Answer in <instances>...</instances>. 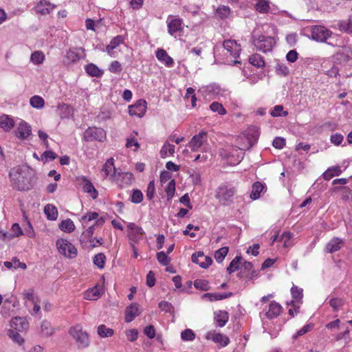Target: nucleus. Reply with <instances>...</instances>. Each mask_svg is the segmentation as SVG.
I'll use <instances>...</instances> for the list:
<instances>
[{
    "instance_id": "nucleus-7",
    "label": "nucleus",
    "mask_w": 352,
    "mask_h": 352,
    "mask_svg": "<svg viewBox=\"0 0 352 352\" xmlns=\"http://www.w3.org/2000/svg\"><path fill=\"white\" fill-rule=\"evenodd\" d=\"M332 34V32L322 25L311 27V38L317 42H325Z\"/></svg>"
},
{
    "instance_id": "nucleus-42",
    "label": "nucleus",
    "mask_w": 352,
    "mask_h": 352,
    "mask_svg": "<svg viewBox=\"0 0 352 352\" xmlns=\"http://www.w3.org/2000/svg\"><path fill=\"white\" fill-rule=\"evenodd\" d=\"M98 333L102 338H108L113 336V330L107 328L104 324H101L98 327Z\"/></svg>"
},
{
    "instance_id": "nucleus-34",
    "label": "nucleus",
    "mask_w": 352,
    "mask_h": 352,
    "mask_svg": "<svg viewBox=\"0 0 352 352\" xmlns=\"http://www.w3.org/2000/svg\"><path fill=\"white\" fill-rule=\"evenodd\" d=\"M101 295L100 289L98 287H94L88 289L85 295V298L89 300L98 299Z\"/></svg>"
},
{
    "instance_id": "nucleus-48",
    "label": "nucleus",
    "mask_w": 352,
    "mask_h": 352,
    "mask_svg": "<svg viewBox=\"0 0 352 352\" xmlns=\"http://www.w3.org/2000/svg\"><path fill=\"white\" fill-rule=\"evenodd\" d=\"M194 286L196 289L202 291H208L210 289L208 282L206 280L197 279L194 282Z\"/></svg>"
},
{
    "instance_id": "nucleus-28",
    "label": "nucleus",
    "mask_w": 352,
    "mask_h": 352,
    "mask_svg": "<svg viewBox=\"0 0 352 352\" xmlns=\"http://www.w3.org/2000/svg\"><path fill=\"white\" fill-rule=\"evenodd\" d=\"M35 9L37 12L45 14L50 13L54 9V6L46 1H41L37 4Z\"/></svg>"
},
{
    "instance_id": "nucleus-51",
    "label": "nucleus",
    "mask_w": 352,
    "mask_h": 352,
    "mask_svg": "<svg viewBox=\"0 0 352 352\" xmlns=\"http://www.w3.org/2000/svg\"><path fill=\"white\" fill-rule=\"evenodd\" d=\"M175 191V182L174 179H172L170 182H169L166 188V192L167 195V199L169 200L173 198L174 196Z\"/></svg>"
},
{
    "instance_id": "nucleus-6",
    "label": "nucleus",
    "mask_w": 352,
    "mask_h": 352,
    "mask_svg": "<svg viewBox=\"0 0 352 352\" xmlns=\"http://www.w3.org/2000/svg\"><path fill=\"white\" fill-rule=\"evenodd\" d=\"M223 46L226 52V54L234 58V60H230V62H232L234 64L239 63L236 58L239 56L241 53V45L235 40L229 39L223 42Z\"/></svg>"
},
{
    "instance_id": "nucleus-5",
    "label": "nucleus",
    "mask_w": 352,
    "mask_h": 352,
    "mask_svg": "<svg viewBox=\"0 0 352 352\" xmlns=\"http://www.w3.org/2000/svg\"><path fill=\"white\" fill-rule=\"evenodd\" d=\"M56 246L59 253L66 257L74 258L77 255V249L66 239H58Z\"/></svg>"
},
{
    "instance_id": "nucleus-49",
    "label": "nucleus",
    "mask_w": 352,
    "mask_h": 352,
    "mask_svg": "<svg viewBox=\"0 0 352 352\" xmlns=\"http://www.w3.org/2000/svg\"><path fill=\"white\" fill-rule=\"evenodd\" d=\"M23 234V231L18 223H14L10 231V239H14Z\"/></svg>"
},
{
    "instance_id": "nucleus-61",
    "label": "nucleus",
    "mask_w": 352,
    "mask_h": 352,
    "mask_svg": "<svg viewBox=\"0 0 352 352\" xmlns=\"http://www.w3.org/2000/svg\"><path fill=\"white\" fill-rule=\"evenodd\" d=\"M155 284V274L153 271H149L146 275V285L152 287Z\"/></svg>"
},
{
    "instance_id": "nucleus-17",
    "label": "nucleus",
    "mask_w": 352,
    "mask_h": 352,
    "mask_svg": "<svg viewBox=\"0 0 352 352\" xmlns=\"http://www.w3.org/2000/svg\"><path fill=\"white\" fill-rule=\"evenodd\" d=\"M80 185L82 187L85 192L90 194L93 199H96L98 197V191L94 188L92 183L85 177H81L78 179Z\"/></svg>"
},
{
    "instance_id": "nucleus-11",
    "label": "nucleus",
    "mask_w": 352,
    "mask_h": 352,
    "mask_svg": "<svg viewBox=\"0 0 352 352\" xmlns=\"http://www.w3.org/2000/svg\"><path fill=\"white\" fill-rule=\"evenodd\" d=\"M32 134L31 126L26 122L21 120L15 130L16 136L21 140L27 139Z\"/></svg>"
},
{
    "instance_id": "nucleus-32",
    "label": "nucleus",
    "mask_w": 352,
    "mask_h": 352,
    "mask_svg": "<svg viewBox=\"0 0 352 352\" xmlns=\"http://www.w3.org/2000/svg\"><path fill=\"white\" fill-rule=\"evenodd\" d=\"M80 58V56L77 52L70 50L67 52V54L63 59V63L66 65H69L72 63H74L78 60Z\"/></svg>"
},
{
    "instance_id": "nucleus-15",
    "label": "nucleus",
    "mask_w": 352,
    "mask_h": 352,
    "mask_svg": "<svg viewBox=\"0 0 352 352\" xmlns=\"http://www.w3.org/2000/svg\"><path fill=\"white\" fill-rule=\"evenodd\" d=\"M207 340H211L214 342L221 344V346H227L230 342V339L228 336H224L220 333L215 331H209L206 335Z\"/></svg>"
},
{
    "instance_id": "nucleus-44",
    "label": "nucleus",
    "mask_w": 352,
    "mask_h": 352,
    "mask_svg": "<svg viewBox=\"0 0 352 352\" xmlns=\"http://www.w3.org/2000/svg\"><path fill=\"white\" fill-rule=\"evenodd\" d=\"M195 89H186L185 95V100L186 102H190L191 107H195L196 106L197 98L195 93Z\"/></svg>"
},
{
    "instance_id": "nucleus-50",
    "label": "nucleus",
    "mask_w": 352,
    "mask_h": 352,
    "mask_svg": "<svg viewBox=\"0 0 352 352\" xmlns=\"http://www.w3.org/2000/svg\"><path fill=\"white\" fill-rule=\"evenodd\" d=\"M106 256L102 253H99L94 256V263L100 269H102L104 266Z\"/></svg>"
},
{
    "instance_id": "nucleus-21",
    "label": "nucleus",
    "mask_w": 352,
    "mask_h": 352,
    "mask_svg": "<svg viewBox=\"0 0 352 352\" xmlns=\"http://www.w3.org/2000/svg\"><path fill=\"white\" fill-rule=\"evenodd\" d=\"M156 57L162 63L167 67H173L174 64L173 59L163 49H158L156 51Z\"/></svg>"
},
{
    "instance_id": "nucleus-38",
    "label": "nucleus",
    "mask_w": 352,
    "mask_h": 352,
    "mask_svg": "<svg viewBox=\"0 0 352 352\" xmlns=\"http://www.w3.org/2000/svg\"><path fill=\"white\" fill-rule=\"evenodd\" d=\"M45 58V54L42 51H35L31 54L30 60L34 65H40L43 63Z\"/></svg>"
},
{
    "instance_id": "nucleus-54",
    "label": "nucleus",
    "mask_w": 352,
    "mask_h": 352,
    "mask_svg": "<svg viewBox=\"0 0 352 352\" xmlns=\"http://www.w3.org/2000/svg\"><path fill=\"white\" fill-rule=\"evenodd\" d=\"M181 338L183 340L192 341L195 339V335L191 329H187L182 332Z\"/></svg>"
},
{
    "instance_id": "nucleus-1",
    "label": "nucleus",
    "mask_w": 352,
    "mask_h": 352,
    "mask_svg": "<svg viewBox=\"0 0 352 352\" xmlns=\"http://www.w3.org/2000/svg\"><path fill=\"white\" fill-rule=\"evenodd\" d=\"M32 170L28 167L18 166L9 173L12 186L19 191H27L32 188Z\"/></svg>"
},
{
    "instance_id": "nucleus-8",
    "label": "nucleus",
    "mask_w": 352,
    "mask_h": 352,
    "mask_svg": "<svg viewBox=\"0 0 352 352\" xmlns=\"http://www.w3.org/2000/svg\"><path fill=\"white\" fill-rule=\"evenodd\" d=\"M166 23L168 32L170 35L176 38L177 34L182 32L183 21L182 19L170 15L166 20Z\"/></svg>"
},
{
    "instance_id": "nucleus-33",
    "label": "nucleus",
    "mask_w": 352,
    "mask_h": 352,
    "mask_svg": "<svg viewBox=\"0 0 352 352\" xmlns=\"http://www.w3.org/2000/svg\"><path fill=\"white\" fill-rule=\"evenodd\" d=\"M175 153V145L166 142L160 150V154L162 158H165L168 155H173Z\"/></svg>"
},
{
    "instance_id": "nucleus-31",
    "label": "nucleus",
    "mask_w": 352,
    "mask_h": 352,
    "mask_svg": "<svg viewBox=\"0 0 352 352\" xmlns=\"http://www.w3.org/2000/svg\"><path fill=\"white\" fill-rule=\"evenodd\" d=\"M44 212L49 220H56L58 217L57 208L52 204H47L44 208Z\"/></svg>"
},
{
    "instance_id": "nucleus-23",
    "label": "nucleus",
    "mask_w": 352,
    "mask_h": 352,
    "mask_svg": "<svg viewBox=\"0 0 352 352\" xmlns=\"http://www.w3.org/2000/svg\"><path fill=\"white\" fill-rule=\"evenodd\" d=\"M11 322L12 327L17 331H23L28 329V322L24 318L15 317Z\"/></svg>"
},
{
    "instance_id": "nucleus-19",
    "label": "nucleus",
    "mask_w": 352,
    "mask_h": 352,
    "mask_svg": "<svg viewBox=\"0 0 352 352\" xmlns=\"http://www.w3.org/2000/svg\"><path fill=\"white\" fill-rule=\"evenodd\" d=\"M258 137V134H257V133H255V135H253L254 140H252L249 137V135L241 137V138L237 139L238 146L236 147L241 151L250 149V148L252 147L254 142L256 141Z\"/></svg>"
},
{
    "instance_id": "nucleus-26",
    "label": "nucleus",
    "mask_w": 352,
    "mask_h": 352,
    "mask_svg": "<svg viewBox=\"0 0 352 352\" xmlns=\"http://www.w3.org/2000/svg\"><path fill=\"white\" fill-rule=\"evenodd\" d=\"M14 126V122L12 118L8 115L0 116V127L6 131H10Z\"/></svg>"
},
{
    "instance_id": "nucleus-41",
    "label": "nucleus",
    "mask_w": 352,
    "mask_h": 352,
    "mask_svg": "<svg viewBox=\"0 0 352 352\" xmlns=\"http://www.w3.org/2000/svg\"><path fill=\"white\" fill-rule=\"evenodd\" d=\"M242 257L241 256H236L230 263L227 267V272L231 274L239 269V265L241 264Z\"/></svg>"
},
{
    "instance_id": "nucleus-53",
    "label": "nucleus",
    "mask_w": 352,
    "mask_h": 352,
    "mask_svg": "<svg viewBox=\"0 0 352 352\" xmlns=\"http://www.w3.org/2000/svg\"><path fill=\"white\" fill-rule=\"evenodd\" d=\"M210 109L214 112H218L220 115H224L226 113L223 105L217 102H214L210 105Z\"/></svg>"
},
{
    "instance_id": "nucleus-12",
    "label": "nucleus",
    "mask_w": 352,
    "mask_h": 352,
    "mask_svg": "<svg viewBox=\"0 0 352 352\" xmlns=\"http://www.w3.org/2000/svg\"><path fill=\"white\" fill-rule=\"evenodd\" d=\"M127 228L130 230L129 232V239L135 243H138L144 234L142 228L134 223H129Z\"/></svg>"
},
{
    "instance_id": "nucleus-4",
    "label": "nucleus",
    "mask_w": 352,
    "mask_h": 352,
    "mask_svg": "<svg viewBox=\"0 0 352 352\" xmlns=\"http://www.w3.org/2000/svg\"><path fill=\"white\" fill-rule=\"evenodd\" d=\"M274 38L270 36L260 34L254 36L253 44L257 50L264 53L271 52L275 45Z\"/></svg>"
},
{
    "instance_id": "nucleus-30",
    "label": "nucleus",
    "mask_w": 352,
    "mask_h": 352,
    "mask_svg": "<svg viewBox=\"0 0 352 352\" xmlns=\"http://www.w3.org/2000/svg\"><path fill=\"white\" fill-rule=\"evenodd\" d=\"M342 170L340 169V167L337 166H332L331 168H329L323 174L322 177L325 180H330L334 176H338L341 174Z\"/></svg>"
},
{
    "instance_id": "nucleus-14",
    "label": "nucleus",
    "mask_w": 352,
    "mask_h": 352,
    "mask_svg": "<svg viewBox=\"0 0 352 352\" xmlns=\"http://www.w3.org/2000/svg\"><path fill=\"white\" fill-rule=\"evenodd\" d=\"M146 102L144 100H139L133 105L129 108V113L131 116H137L138 117H142L146 109Z\"/></svg>"
},
{
    "instance_id": "nucleus-13",
    "label": "nucleus",
    "mask_w": 352,
    "mask_h": 352,
    "mask_svg": "<svg viewBox=\"0 0 352 352\" xmlns=\"http://www.w3.org/2000/svg\"><path fill=\"white\" fill-rule=\"evenodd\" d=\"M192 261L198 264L204 269L208 268L212 263V258L205 256L203 252H198L196 254H193L192 255Z\"/></svg>"
},
{
    "instance_id": "nucleus-10",
    "label": "nucleus",
    "mask_w": 352,
    "mask_h": 352,
    "mask_svg": "<svg viewBox=\"0 0 352 352\" xmlns=\"http://www.w3.org/2000/svg\"><path fill=\"white\" fill-rule=\"evenodd\" d=\"M206 140L207 133L202 131L192 137L188 143V146L192 151H197L201 147L204 142L206 141Z\"/></svg>"
},
{
    "instance_id": "nucleus-29",
    "label": "nucleus",
    "mask_w": 352,
    "mask_h": 352,
    "mask_svg": "<svg viewBox=\"0 0 352 352\" xmlns=\"http://www.w3.org/2000/svg\"><path fill=\"white\" fill-rule=\"evenodd\" d=\"M232 296V293L228 292L223 294H212V293H206L202 296V298H207L210 301L214 300H220L227 298H229Z\"/></svg>"
},
{
    "instance_id": "nucleus-45",
    "label": "nucleus",
    "mask_w": 352,
    "mask_h": 352,
    "mask_svg": "<svg viewBox=\"0 0 352 352\" xmlns=\"http://www.w3.org/2000/svg\"><path fill=\"white\" fill-rule=\"evenodd\" d=\"M30 104L34 108H42L44 106V100L38 96H34L30 100Z\"/></svg>"
},
{
    "instance_id": "nucleus-2",
    "label": "nucleus",
    "mask_w": 352,
    "mask_h": 352,
    "mask_svg": "<svg viewBox=\"0 0 352 352\" xmlns=\"http://www.w3.org/2000/svg\"><path fill=\"white\" fill-rule=\"evenodd\" d=\"M68 333L75 341L78 349L87 348L90 344L88 333L85 331L80 324H76L69 329Z\"/></svg>"
},
{
    "instance_id": "nucleus-18",
    "label": "nucleus",
    "mask_w": 352,
    "mask_h": 352,
    "mask_svg": "<svg viewBox=\"0 0 352 352\" xmlns=\"http://www.w3.org/2000/svg\"><path fill=\"white\" fill-rule=\"evenodd\" d=\"M113 181L121 187H125L132 184L133 181V175L131 173H118L117 177Z\"/></svg>"
},
{
    "instance_id": "nucleus-25",
    "label": "nucleus",
    "mask_w": 352,
    "mask_h": 352,
    "mask_svg": "<svg viewBox=\"0 0 352 352\" xmlns=\"http://www.w3.org/2000/svg\"><path fill=\"white\" fill-rule=\"evenodd\" d=\"M281 309L282 307L280 304L275 301H272L270 303L269 310L265 315L269 319L276 318L278 316H279L281 311Z\"/></svg>"
},
{
    "instance_id": "nucleus-58",
    "label": "nucleus",
    "mask_w": 352,
    "mask_h": 352,
    "mask_svg": "<svg viewBox=\"0 0 352 352\" xmlns=\"http://www.w3.org/2000/svg\"><path fill=\"white\" fill-rule=\"evenodd\" d=\"M230 8L226 6L219 7L217 10V13L220 16L221 18L228 17L230 14Z\"/></svg>"
},
{
    "instance_id": "nucleus-9",
    "label": "nucleus",
    "mask_w": 352,
    "mask_h": 352,
    "mask_svg": "<svg viewBox=\"0 0 352 352\" xmlns=\"http://www.w3.org/2000/svg\"><path fill=\"white\" fill-rule=\"evenodd\" d=\"M106 137V133L102 128L89 127L84 133V139L87 142L97 140L102 142Z\"/></svg>"
},
{
    "instance_id": "nucleus-57",
    "label": "nucleus",
    "mask_w": 352,
    "mask_h": 352,
    "mask_svg": "<svg viewBox=\"0 0 352 352\" xmlns=\"http://www.w3.org/2000/svg\"><path fill=\"white\" fill-rule=\"evenodd\" d=\"M57 157V155L52 151H46L41 155V160L45 162L50 160H54Z\"/></svg>"
},
{
    "instance_id": "nucleus-24",
    "label": "nucleus",
    "mask_w": 352,
    "mask_h": 352,
    "mask_svg": "<svg viewBox=\"0 0 352 352\" xmlns=\"http://www.w3.org/2000/svg\"><path fill=\"white\" fill-rule=\"evenodd\" d=\"M228 319L229 316L226 311L219 310L214 313V320L220 327H224L228 321Z\"/></svg>"
},
{
    "instance_id": "nucleus-22",
    "label": "nucleus",
    "mask_w": 352,
    "mask_h": 352,
    "mask_svg": "<svg viewBox=\"0 0 352 352\" xmlns=\"http://www.w3.org/2000/svg\"><path fill=\"white\" fill-rule=\"evenodd\" d=\"M267 189L266 185L259 182H256L253 184L252 187V192L250 194V197L253 200H256L258 199L261 192L265 191Z\"/></svg>"
},
{
    "instance_id": "nucleus-27",
    "label": "nucleus",
    "mask_w": 352,
    "mask_h": 352,
    "mask_svg": "<svg viewBox=\"0 0 352 352\" xmlns=\"http://www.w3.org/2000/svg\"><path fill=\"white\" fill-rule=\"evenodd\" d=\"M85 69L88 75L94 77H100L102 76L104 72L100 69L97 65L94 63L87 65Z\"/></svg>"
},
{
    "instance_id": "nucleus-46",
    "label": "nucleus",
    "mask_w": 352,
    "mask_h": 352,
    "mask_svg": "<svg viewBox=\"0 0 352 352\" xmlns=\"http://www.w3.org/2000/svg\"><path fill=\"white\" fill-rule=\"evenodd\" d=\"M157 260L162 265L166 266L170 262V258L168 256L167 254L162 251L157 253Z\"/></svg>"
},
{
    "instance_id": "nucleus-59",
    "label": "nucleus",
    "mask_w": 352,
    "mask_h": 352,
    "mask_svg": "<svg viewBox=\"0 0 352 352\" xmlns=\"http://www.w3.org/2000/svg\"><path fill=\"white\" fill-rule=\"evenodd\" d=\"M10 338L12 340L19 344V345H22L24 342V339L22 338V336L16 331H12L10 334Z\"/></svg>"
},
{
    "instance_id": "nucleus-43",
    "label": "nucleus",
    "mask_w": 352,
    "mask_h": 352,
    "mask_svg": "<svg viewBox=\"0 0 352 352\" xmlns=\"http://www.w3.org/2000/svg\"><path fill=\"white\" fill-rule=\"evenodd\" d=\"M228 252V247H223L215 252L214 258L218 263H221Z\"/></svg>"
},
{
    "instance_id": "nucleus-63",
    "label": "nucleus",
    "mask_w": 352,
    "mask_h": 352,
    "mask_svg": "<svg viewBox=\"0 0 352 352\" xmlns=\"http://www.w3.org/2000/svg\"><path fill=\"white\" fill-rule=\"evenodd\" d=\"M272 144L276 148H283L285 145V140L283 138L277 137L274 140Z\"/></svg>"
},
{
    "instance_id": "nucleus-35",
    "label": "nucleus",
    "mask_w": 352,
    "mask_h": 352,
    "mask_svg": "<svg viewBox=\"0 0 352 352\" xmlns=\"http://www.w3.org/2000/svg\"><path fill=\"white\" fill-rule=\"evenodd\" d=\"M340 30L347 33L352 32V18L349 17L346 20H342L338 23Z\"/></svg>"
},
{
    "instance_id": "nucleus-20",
    "label": "nucleus",
    "mask_w": 352,
    "mask_h": 352,
    "mask_svg": "<svg viewBox=\"0 0 352 352\" xmlns=\"http://www.w3.org/2000/svg\"><path fill=\"white\" fill-rule=\"evenodd\" d=\"M139 306L137 303H131L125 310V321L130 322L140 314Z\"/></svg>"
},
{
    "instance_id": "nucleus-52",
    "label": "nucleus",
    "mask_w": 352,
    "mask_h": 352,
    "mask_svg": "<svg viewBox=\"0 0 352 352\" xmlns=\"http://www.w3.org/2000/svg\"><path fill=\"white\" fill-rule=\"evenodd\" d=\"M143 200L142 192L140 190H133L131 196V201L134 204H140Z\"/></svg>"
},
{
    "instance_id": "nucleus-16",
    "label": "nucleus",
    "mask_w": 352,
    "mask_h": 352,
    "mask_svg": "<svg viewBox=\"0 0 352 352\" xmlns=\"http://www.w3.org/2000/svg\"><path fill=\"white\" fill-rule=\"evenodd\" d=\"M102 171L104 173V177H109L111 179H114L117 177V170L114 166L113 158L108 159L102 166Z\"/></svg>"
},
{
    "instance_id": "nucleus-36",
    "label": "nucleus",
    "mask_w": 352,
    "mask_h": 352,
    "mask_svg": "<svg viewBox=\"0 0 352 352\" xmlns=\"http://www.w3.org/2000/svg\"><path fill=\"white\" fill-rule=\"evenodd\" d=\"M249 62L251 65L261 68L265 66V61L263 57L258 54L252 55L249 58Z\"/></svg>"
},
{
    "instance_id": "nucleus-55",
    "label": "nucleus",
    "mask_w": 352,
    "mask_h": 352,
    "mask_svg": "<svg viewBox=\"0 0 352 352\" xmlns=\"http://www.w3.org/2000/svg\"><path fill=\"white\" fill-rule=\"evenodd\" d=\"M292 297L298 301L302 300L303 294L302 289L298 288L297 286L294 285L291 289Z\"/></svg>"
},
{
    "instance_id": "nucleus-37",
    "label": "nucleus",
    "mask_w": 352,
    "mask_h": 352,
    "mask_svg": "<svg viewBox=\"0 0 352 352\" xmlns=\"http://www.w3.org/2000/svg\"><path fill=\"white\" fill-rule=\"evenodd\" d=\"M254 8L261 13H266L270 9L269 1L267 0H257L254 4Z\"/></svg>"
},
{
    "instance_id": "nucleus-64",
    "label": "nucleus",
    "mask_w": 352,
    "mask_h": 352,
    "mask_svg": "<svg viewBox=\"0 0 352 352\" xmlns=\"http://www.w3.org/2000/svg\"><path fill=\"white\" fill-rule=\"evenodd\" d=\"M343 135L340 133H335L331 136V142L333 144L338 146L343 141Z\"/></svg>"
},
{
    "instance_id": "nucleus-60",
    "label": "nucleus",
    "mask_w": 352,
    "mask_h": 352,
    "mask_svg": "<svg viewBox=\"0 0 352 352\" xmlns=\"http://www.w3.org/2000/svg\"><path fill=\"white\" fill-rule=\"evenodd\" d=\"M276 72L279 75L287 76L288 74V68L285 65L278 63L276 66Z\"/></svg>"
},
{
    "instance_id": "nucleus-56",
    "label": "nucleus",
    "mask_w": 352,
    "mask_h": 352,
    "mask_svg": "<svg viewBox=\"0 0 352 352\" xmlns=\"http://www.w3.org/2000/svg\"><path fill=\"white\" fill-rule=\"evenodd\" d=\"M155 183H154V181H151L148 184V186H147V189H146V198L148 199V200H151L153 197H154V195H155Z\"/></svg>"
},
{
    "instance_id": "nucleus-3",
    "label": "nucleus",
    "mask_w": 352,
    "mask_h": 352,
    "mask_svg": "<svg viewBox=\"0 0 352 352\" xmlns=\"http://www.w3.org/2000/svg\"><path fill=\"white\" fill-rule=\"evenodd\" d=\"M235 192L234 187L222 184L217 188L216 198L221 205L227 206L233 201Z\"/></svg>"
},
{
    "instance_id": "nucleus-39",
    "label": "nucleus",
    "mask_w": 352,
    "mask_h": 352,
    "mask_svg": "<svg viewBox=\"0 0 352 352\" xmlns=\"http://www.w3.org/2000/svg\"><path fill=\"white\" fill-rule=\"evenodd\" d=\"M342 241L339 239H333L330 241L326 246L327 251L331 253L335 252L340 249Z\"/></svg>"
},
{
    "instance_id": "nucleus-40",
    "label": "nucleus",
    "mask_w": 352,
    "mask_h": 352,
    "mask_svg": "<svg viewBox=\"0 0 352 352\" xmlns=\"http://www.w3.org/2000/svg\"><path fill=\"white\" fill-rule=\"evenodd\" d=\"M59 227L63 231L69 233L73 232L75 229L74 222L69 219L62 221L61 223H60Z\"/></svg>"
},
{
    "instance_id": "nucleus-62",
    "label": "nucleus",
    "mask_w": 352,
    "mask_h": 352,
    "mask_svg": "<svg viewBox=\"0 0 352 352\" xmlns=\"http://www.w3.org/2000/svg\"><path fill=\"white\" fill-rule=\"evenodd\" d=\"M34 293V290L32 288H30L27 290H25L23 292V295L25 299L30 300L32 302H35Z\"/></svg>"
},
{
    "instance_id": "nucleus-47",
    "label": "nucleus",
    "mask_w": 352,
    "mask_h": 352,
    "mask_svg": "<svg viewBox=\"0 0 352 352\" xmlns=\"http://www.w3.org/2000/svg\"><path fill=\"white\" fill-rule=\"evenodd\" d=\"M41 329L45 336H50L54 333L50 322L46 320L42 322Z\"/></svg>"
}]
</instances>
